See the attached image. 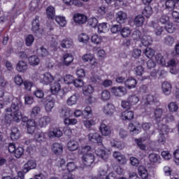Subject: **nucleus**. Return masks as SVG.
<instances>
[{
  "mask_svg": "<svg viewBox=\"0 0 179 179\" xmlns=\"http://www.w3.org/2000/svg\"><path fill=\"white\" fill-rule=\"evenodd\" d=\"M72 44H73L72 40H69L68 38L63 39L60 43L62 48H71V47H72Z\"/></svg>",
  "mask_w": 179,
  "mask_h": 179,
  "instance_id": "48",
  "label": "nucleus"
},
{
  "mask_svg": "<svg viewBox=\"0 0 179 179\" xmlns=\"http://www.w3.org/2000/svg\"><path fill=\"white\" fill-rule=\"evenodd\" d=\"M84 150H87V153H84L82 156V162L84 165V167H90L94 162H96V157L92 153L89 152L90 150H92V147L86 145L84 147Z\"/></svg>",
  "mask_w": 179,
  "mask_h": 179,
  "instance_id": "4",
  "label": "nucleus"
},
{
  "mask_svg": "<svg viewBox=\"0 0 179 179\" xmlns=\"http://www.w3.org/2000/svg\"><path fill=\"white\" fill-rule=\"evenodd\" d=\"M172 88L173 87L171 86V84L167 81L164 82L162 85L163 93H164L166 96L171 94Z\"/></svg>",
  "mask_w": 179,
  "mask_h": 179,
  "instance_id": "27",
  "label": "nucleus"
},
{
  "mask_svg": "<svg viewBox=\"0 0 179 179\" xmlns=\"http://www.w3.org/2000/svg\"><path fill=\"white\" fill-rule=\"evenodd\" d=\"M91 41L94 44H100L103 41V38L97 34H94L91 38Z\"/></svg>",
  "mask_w": 179,
  "mask_h": 179,
  "instance_id": "62",
  "label": "nucleus"
},
{
  "mask_svg": "<svg viewBox=\"0 0 179 179\" xmlns=\"http://www.w3.org/2000/svg\"><path fill=\"white\" fill-rule=\"evenodd\" d=\"M141 41L145 47H149V45H152V43H153V40L152 39V36L149 35H144L142 36Z\"/></svg>",
  "mask_w": 179,
  "mask_h": 179,
  "instance_id": "32",
  "label": "nucleus"
},
{
  "mask_svg": "<svg viewBox=\"0 0 179 179\" xmlns=\"http://www.w3.org/2000/svg\"><path fill=\"white\" fill-rule=\"evenodd\" d=\"M83 61H84V62H89L92 66L97 65V61L96 60L94 55L92 54L84 55L83 56Z\"/></svg>",
  "mask_w": 179,
  "mask_h": 179,
  "instance_id": "18",
  "label": "nucleus"
},
{
  "mask_svg": "<svg viewBox=\"0 0 179 179\" xmlns=\"http://www.w3.org/2000/svg\"><path fill=\"white\" fill-rule=\"evenodd\" d=\"M148 159L151 163H160V155L152 153L148 156Z\"/></svg>",
  "mask_w": 179,
  "mask_h": 179,
  "instance_id": "49",
  "label": "nucleus"
},
{
  "mask_svg": "<svg viewBox=\"0 0 179 179\" xmlns=\"http://www.w3.org/2000/svg\"><path fill=\"white\" fill-rule=\"evenodd\" d=\"M169 114H171V113H167L166 115H165V116L163 118H166V115H169ZM162 115H163V109L157 108L155 110L154 117L157 122H158V124H162V125H163V122H164V121H163V118L162 119Z\"/></svg>",
  "mask_w": 179,
  "mask_h": 179,
  "instance_id": "13",
  "label": "nucleus"
},
{
  "mask_svg": "<svg viewBox=\"0 0 179 179\" xmlns=\"http://www.w3.org/2000/svg\"><path fill=\"white\" fill-rule=\"evenodd\" d=\"M34 43V36L32 34H29L25 39V44L27 47H31Z\"/></svg>",
  "mask_w": 179,
  "mask_h": 179,
  "instance_id": "58",
  "label": "nucleus"
},
{
  "mask_svg": "<svg viewBox=\"0 0 179 179\" xmlns=\"http://www.w3.org/2000/svg\"><path fill=\"white\" fill-rule=\"evenodd\" d=\"M20 138V131L17 127H13L11 129L10 139L13 141H17Z\"/></svg>",
  "mask_w": 179,
  "mask_h": 179,
  "instance_id": "35",
  "label": "nucleus"
},
{
  "mask_svg": "<svg viewBox=\"0 0 179 179\" xmlns=\"http://www.w3.org/2000/svg\"><path fill=\"white\" fill-rule=\"evenodd\" d=\"M64 80L66 85H71L75 80L73 76L68 74L64 78L59 79L57 81H55L50 87V92L52 94H57L59 90H61V83Z\"/></svg>",
  "mask_w": 179,
  "mask_h": 179,
  "instance_id": "3",
  "label": "nucleus"
},
{
  "mask_svg": "<svg viewBox=\"0 0 179 179\" xmlns=\"http://www.w3.org/2000/svg\"><path fill=\"white\" fill-rule=\"evenodd\" d=\"M99 33H107L108 31V27H107V23L103 22L98 25Z\"/></svg>",
  "mask_w": 179,
  "mask_h": 179,
  "instance_id": "55",
  "label": "nucleus"
},
{
  "mask_svg": "<svg viewBox=\"0 0 179 179\" xmlns=\"http://www.w3.org/2000/svg\"><path fill=\"white\" fill-rule=\"evenodd\" d=\"M67 147L70 152H75L79 148V143L76 141H70L67 144Z\"/></svg>",
  "mask_w": 179,
  "mask_h": 179,
  "instance_id": "38",
  "label": "nucleus"
},
{
  "mask_svg": "<svg viewBox=\"0 0 179 179\" xmlns=\"http://www.w3.org/2000/svg\"><path fill=\"white\" fill-rule=\"evenodd\" d=\"M22 101L19 98H14L11 106L5 110L6 113L3 122L5 124H10L12 121L19 122L22 118V112H20V107H22Z\"/></svg>",
  "mask_w": 179,
  "mask_h": 179,
  "instance_id": "1",
  "label": "nucleus"
},
{
  "mask_svg": "<svg viewBox=\"0 0 179 179\" xmlns=\"http://www.w3.org/2000/svg\"><path fill=\"white\" fill-rule=\"evenodd\" d=\"M88 139L92 143H97L98 146H103V137L98 133H90Z\"/></svg>",
  "mask_w": 179,
  "mask_h": 179,
  "instance_id": "8",
  "label": "nucleus"
},
{
  "mask_svg": "<svg viewBox=\"0 0 179 179\" xmlns=\"http://www.w3.org/2000/svg\"><path fill=\"white\" fill-rule=\"evenodd\" d=\"M51 122L50 116H43L35 120L36 128H44Z\"/></svg>",
  "mask_w": 179,
  "mask_h": 179,
  "instance_id": "7",
  "label": "nucleus"
},
{
  "mask_svg": "<svg viewBox=\"0 0 179 179\" xmlns=\"http://www.w3.org/2000/svg\"><path fill=\"white\" fill-rule=\"evenodd\" d=\"M155 101V96L153 95H144L142 98L141 104L143 105L145 110H148L147 107L150 106V103Z\"/></svg>",
  "mask_w": 179,
  "mask_h": 179,
  "instance_id": "15",
  "label": "nucleus"
},
{
  "mask_svg": "<svg viewBox=\"0 0 179 179\" xmlns=\"http://www.w3.org/2000/svg\"><path fill=\"white\" fill-rule=\"evenodd\" d=\"M54 76L50 72H46L43 74V78L42 79V83L43 85H50L54 82Z\"/></svg>",
  "mask_w": 179,
  "mask_h": 179,
  "instance_id": "25",
  "label": "nucleus"
},
{
  "mask_svg": "<svg viewBox=\"0 0 179 179\" xmlns=\"http://www.w3.org/2000/svg\"><path fill=\"white\" fill-rule=\"evenodd\" d=\"M20 120H22V122L26 124L28 134H34V131H36V121H34L33 119L29 120L27 117L23 116H22Z\"/></svg>",
  "mask_w": 179,
  "mask_h": 179,
  "instance_id": "6",
  "label": "nucleus"
},
{
  "mask_svg": "<svg viewBox=\"0 0 179 179\" xmlns=\"http://www.w3.org/2000/svg\"><path fill=\"white\" fill-rule=\"evenodd\" d=\"M29 64L32 66H36L40 64V59L36 55L30 56L28 58Z\"/></svg>",
  "mask_w": 179,
  "mask_h": 179,
  "instance_id": "44",
  "label": "nucleus"
},
{
  "mask_svg": "<svg viewBox=\"0 0 179 179\" xmlns=\"http://www.w3.org/2000/svg\"><path fill=\"white\" fill-rule=\"evenodd\" d=\"M138 175L142 179H148L149 178V173L146 167L143 166H140L138 169Z\"/></svg>",
  "mask_w": 179,
  "mask_h": 179,
  "instance_id": "30",
  "label": "nucleus"
},
{
  "mask_svg": "<svg viewBox=\"0 0 179 179\" xmlns=\"http://www.w3.org/2000/svg\"><path fill=\"white\" fill-rule=\"evenodd\" d=\"M80 43H87L90 40V37L87 34L82 33L78 36Z\"/></svg>",
  "mask_w": 179,
  "mask_h": 179,
  "instance_id": "57",
  "label": "nucleus"
},
{
  "mask_svg": "<svg viewBox=\"0 0 179 179\" xmlns=\"http://www.w3.org/2000/svg\"><path fill=\"white\" fill-rule=\"evenodd\" d=\"M46 15L48 19L54 20V19H55V8L52 6L48 7L46 10Z\"/></svg>",
  "mask_w": 179,
  "mask_h": 179,
  "instance_id": "41",
  "label": "nucleus"
},
{
  "mask_svg": "<svg viewBox=\"0 0 179 179\" xmlns=\"http://www.w3.org/2000/svg\"><path fill=\"white\" fill-rule=\"evenodd\" d=\"M37 52L39 57H47L48 55V50L44 46H41L40 49H38Z\"/></svg>",
  "mask_w": 179,
  "mask_h": 179,
  "instance_id": "64",
  "label": "nucleus"
},
{
  "mask_svg": "<svg viewBox=\"0 0 179 179\" xmlns=\"http://www.w3.org/2000/svg\"><path fill=\"white\" fill-rule=\"evenodd\" d=\"M47 135L50 139L61 138V136H62V131L58 127L52 128L49 130Z\"/></svg>",
  "mask_w": 179,
  "mask_h": 179,
  "instance_id": "10",
  "label": "nucleus"
},
{
  "mask_svg": "<svg viewBox=\"0 0 179 179\" xmlns=\"http://www.w3.org/2000/svg\"><path fill=\"white\" fill-rule=\"evenodd\" d=\"M144 54L147 57V58L152 59V58L155 57V54H156V52L155 51V50L150 48H147L144 52Z\"/></svg>",
  "mask_w": 179,
  "mask_h": 179,
  "instance_id": "53",
  "label": "nucleus"
},
{
  "mask_svg": "<svg viewBox=\"0 0 179 179\" xmlns=\"http://www.w3.org/2000/svg\"><path fill=\"white\" fill-rule=\"evenodd\" d=\"M79 100V96L76 94L71 95L66 101L67 106H75Z\"/></svg>",
  "mask_w": 179,
  "mask_h": 179,
  "instance_id": "36",
  "label": "nucleus"
},
{
  "mask_svg": "<svg viewBox=\"0 0 179 179\" xmlns=\"http://www.w3.org/2000/svg\"><path fill=\"white\" fill-rule=\"evenodd\" d=\"M134 72L135 74L137 76H142L143 75H145V69L142 66H138L136 68H134Z\"/></svg>",
  "mask_w": 179,
  "mask_h": 179,
  "instance_id": "60",
  "label": "nucleus"
},
{
  "mask_svg": "<svg viewBox=\"0 0 179 179\" xmlns=\"http://www.w3.org/2000/svg\"><path fill=\"white\" fill-rule=\"evenodd\" d=\"M122 28V26L121 24H114L110 28V31L113 34H117L121 32V29Z\"/></svg>",
  "mask_w": 179,
  "mask_h": 179,
  "instance_id": "61",
  "label": "nucleus"
},
{
  "mask_svg": "<svg viewBox=\"0 0 179 179\" xmlns=\"http://www.w3.org/2000/svg\"><path fill=\"white\" fill-rule=\"evenodd\" d=\"M152 27L155 29V33L156 36H161L162 33H163V27L157 25V24H155V22H152Z\"/></svg>",
  "mask_w": 179,
  "mask_h": 179,
  "instance_id": "56",
  "label": "nucleus"
},
{
  "mask_svg": "<svg viewBox=\"0 0 179 179\" xmlns=\"http://www.w3.org/2000/svg\"><path fill=\"white\" fill-rule=\"evenodd\" d=\"M155 61H157V64H159L162 65V66H166V59H164V57L162 55V54L158 53L155 56Z\"/></svg>",
  "mask_w": 179,
  "mask_h": 179,
  "instance_id": "45",
  "label": "nucleus"
},
{
  "mask_svg": "<svg viewBox=\"0 0 179 179\" xmlns=\"http://www.w3.org/2000/svg\"><path fill=\"white\" fill-rule=\"evenodd\" d=\"M110 91L116 97H122L127 94V88L122 86L113 87Z\"/></svg>",
  "mask_w": 179,
  "mask_h": 179,
  "instance_id": "9",
  "label": "nucleus"
},
{
  "mask_svg": "<svg viewBox=\"0 0 179 179\" xmlns=\"http://www.w3.org/2000/svg\"><path fill=\"white\" fill-rule=\"evenodd\" d=\"M141 36H142V32H141V31L135 30L132 33L131 38H133V40L134 41H138L141 40Z\"/></svg>",
  "mask_w": 179,
  "mask_h": 179,
  "instance_id": "63",
  "label": "nucleus"
},
{
  "mask_svg": "<svg viewBox=\"0 0 179 179\" xmlns=\"http://www.w3.org/2000/svg\"><path fill=\"white\" fill-rule=\"evenodd\" d=\"M129 129L130 131V134L138 135V134L141 133V128L135 126L133 123H129Z\"/></svg>",
  "mask_w": 179,
  "mask_h": 179,
  "instance_id": "50",
  "label": "nucleus"
},
{
  "mask_svg": "<svg viewBox=\"0 0 179 179\" xmlns=\"http://www.w3.org/2000/svg\"><path fill=\"white\" fill-rule=\"evenodd\" d=\"M71 62H73V56L69 53L64 55L63 65H64V66H69Z\"/></svg>",
  "mask_w": 179,
  "mask_h": 179,
  "instance_id": "31",
  "label": "nucleus"
},
{
  "mask_svg": "<svg viewBox=\"0 0 179 179\" xmlns=\"http://www.w3.org/2000/svg\"><path fill=\"white\" fill-rule=\"evenodd\" d=\"M176 8V1L174 0H166L165 1V10L169 13L173 12Z\"/></svg>",
  "mask_w": 179,
  "mask_h": 179,
  "instance_id": "33",
  "label": "nucleus"
},
{
  "mask_svg": "<svg viewBox=\"0 0 179 179\" xmlns=\"http://www.w3.org/2000/svg\"><path fill=\"white\" fill-rule=\"evenodd\" d=\"M168 108L171 113H177L178 110V105L176 102H171L168 105Z\"/></svg>",
  "mask_w": 179,
  "mask_h": 179,
  "instance_id": "59",
  "label": "nucleus"
},
{
  "mask_svg": "<svg viewBox=\"0 0 179 179\" xmlns=\"http://www.w3.org/2000/svg\"><path fill=\"white\" fill-rule=\"evenodd\" d=\"M45 135L47 133L38 131L34 134V139L36 142H44L45 141Z\"/></svg>",
  "mask_w": 179,
  "mask_h": 179,
  "instance_id": "40",
  "label": "nucleus"
},
{
  "mask_svg": "<svg viewBox=\"0 0 179 179\" xmlns=\"http://www.w3.org/2000/svg\"><path fill=\"white\" fill-rule=\"evenodd\" d=\"M83 92L85 96H89V94H92L93 92H94V88L90 85H87L83 87Z\"/></svg>",
  "mask_w": 179,
  "mask_h": 179,
  "instance_id": "47",
  "label": "nucleus"
},
{
  "mask_svg": "<svg viewBox=\"0 0 179 179\" xmlns=\"http://www.w3.org/2000/svg\"><path fill=\"white\" fill-rule=\"evenodd\" d=\"M127 101L131 104V106H136L139 103V96L136 94H132L128 96Z\"/></svg>",
  "mask_w": 179,
  "mask_h": 179,
  "instance_id": "43",
  "label": "nucleus"
},
{
  "mask_svg": "<svg viewBox=\"0 0 179 179\" xmlns=\"http://www.w3.org/2000/svg\"><path fill=\"white\" fill-rule=\"evenodd\" d=\"M103 111L106 115H113L115 112V106L112 103H107L105 106H103Z\"/></svg>",
  "mask_w": 179,
  "mask_h": 179,
  "instance_id": "22",
  "label": "nucleus"
},
{
  "mask_svg": "<svg viewBox=\"0 0 179 179\" xmlns=\"http://www.w3.org/2000/svg\"><path fill=\"white\" fill-rule=\"evenodd\" d=\"M114 159L117 161V162L120 164V166H124V164H127V157H124V155L121 154V152L115 151L113 155Z\"/></svg>",
  "mask_w": 179,
  "mask_h": 179,
  "instance_id": "12",
  "label": "nucleus"
},
{
  "mask_svg": "<svg viewBox=\"0 0 179 179\" xmlns=\"http://www.w3.org/2000/svg\"><path fill=\"white\" fill-rule=\"evenodd\" d=\"M136 80L132 77L129 78L124 81V86L127 89H134V87H136Z\"/></svg>",
  "mask_w": 179,
  "mask_h": 179,
  "instance_id": "26",
  "label": "nucleus"
},
{
  "mask_svg": "<svg viewBox=\"0 0 179 179\" xmlns=\"http://www.w3.org/2000/svg\"><path fill=\"white\" fill-rule=\"evenodd\" d=\"M36 167H37V163H36L35 161L33 159L29 160L26 164H24L23 172L29 173L30 170H34Z\"/></svg>",
  "mask_w": 179,
  "mask_h": 179,
  "instance_id": "17",
  "label": "nucleus"
},
{
  "mask_svg": "<svg viewBox=\"0 0 179 179\" xmlns=\"http://www.w3.org/2000/svg\"><path fill=\"white\" fill-rule=\"evenodd\" d=\"M40 113H41V108L38 106H35L31 111L30 117L34 121H36L40 118Z\"/></svg>",
  "mask_w": 179,
  "mask_h": 179,
  "instance_id": "19",
  "label": "nucleus"
},
{
  "mask_svg": "<svg viewBox=\"0 0 179 179\" xmlns=\"http://www.w3.org/2000/svg\"><path fill=\"white\" fill-rule=\"evenodd\" d=\"M45 135L47 133L38 131L34 134V139L36 142H44L45 141Z\"/></svg>",
  "mask_w": 179,
  "mask_h": 179,
  "instance_id": "39",
  "label": "nucleus"
},
{
  "mask_svg": "<svg viewBox=\"0 0 179 179\" xmlns=\"http://www.w3.org/2000/svg\"><path fill=\"white\" fill-rule=\"evenodd\" d=\"M153 14V9L152 8V6H145L144 9L142 11V15L145 16V17H150Z\"/></svg>",
  "mask_w": 179,
  "mask_h": 179,
  "instance_id": "42",
  "label": "nucleus"
},
{
  "mask_svg": "<svg viewBox=\"0 0 179 179\" xmlns=\"http://www.w3.org/2000/svg\"><path fill=\"white\" fill-rule=\"evenodd\" d=\"M73 20L78 24H85L87 22V16L84 14L76 13L73 15Z\"/></svg>",
  "mask_w": 179,
  "mask_h": 179,
  "instance_id": "14",
  "label": "nucleus"
},
{
  "mask_svg": "<svg viewBox=\"0 0 179 179\" xmlns=\"http://www.w3.org/2000/svg\"><path fill=\"white\" fill-rule=\"evenodd\" d=\"M24 153V150L23 149V148L17 147L15 148L14 153H13V155H14L16 159H20L22 156H23Z\"/></svg>",
  "mask_w": 179,
  "mask_h": 179,
  "instance_id": "51",
  "label": "nucleus"
},
{
  "mask_svg": "<svg viewBox=\"0 0 179 179\" xmlns=\"http://www.w3.org/2000/svg\"><path fill=\"white\" fill-rule=\"evenodd\" d=\"M40 17L36 15L35 19L32 21L31 23V30L34 33H37L40 30Z\"/></svg>",
  "mask_w": 179,
  "mask_h": 179,
  "instance_id": "28",
  "label": "nucleus"
},
{
  "mask_svg": "<svg viewBox=\"0 0 179 179\" xmlns=\"http://www.w3.org/2000/svg\"><path fill=\"white\" fill-rule=\"evenodd\" d=\"M55 22L60 26L61 27H65L66 26V19L65 17L62 16H56L55 17Z\"/></svg>",
  "mask_w": 179,
  "mask_h": 179,
  "instance_id": "46",
  "label": "nucleus"
},
{
  "mask_svg": "<svg viewBox=\"0 0 179 179\" xmlns=\"http://www.w3.org/2000/svg\"><path fill=\"white\" fill-rule=\"evenodd\" d=\"M28 69L27 63L23 60H20L17 62L16 65V71L17 72H21L22 73H24Z\"/></svg>",
  "mask_w": 179,
  "mask_h": 179,
  "instance_id": "23",
  "label": "nucleus"
},
{
  "mask_svg": "<svg viewBox=\"0 0 179 179\" xmlns=\"http://www.w3.org/2000/svg\"><path fill=\"white\" fill-rule=\"evenodd\" d=\"M127 19H128V15L124 11H118L116 13V22H117L119 24H124V23L127 22Z\"/></svg>",
  "mask_w": 179,
  "mask_h": 179,
  "instance_id": "16",
  "label": "nucleus"
},
{
  "mask_svg": "<svg viewBox=\"0 0 179 179\" xmlns=\"http://www.w3.org/2000/svg\"><path fill=\"white\" fill-rule=\"evenodd\" d=\"M99 131L103 136H108V135L111 134V128L104 123L101 124Z\"/></svg>",
  "mask_w": 179,
  "mask_h": 179,
  "instance_id": "24",
  "label": "nucleus"
},
{
  "mask_svg": "<svg viewBox=\"0 0 179 179\" xmlns=\"http://www.w3.org/2000/svg\"><path fill=\"white\" fill-rule=\"evenodd\" d=\"M83 115L84 118L89 120V118H92L93 117V110L90 106H87L85 108L84 110L82 111L79 109H76L74 111V117L76 118H79V117Z\"/></svg>",
  "mask_w": 179,
  "mask_h": 179,
  "instance_id": "5",
  "label": "nucleus"
},
{
  "mask_svg": "<svg viewBox=\"0 0 179 179\" xmlns=\"http://www.w3.org/2000/svg\"><path fill=\"white\" fill-rule=\"evenodd\" d=\"M55 106V99L51 97V95L46 98V103L45 105V109L46 113H51Z\"/></svg>",
  "mask_w": 179,
  "mask_h": 179,
  "instance_id": "11",
  "label": "nucleus"
},
{
  "mask_svg": "<svg viewBox=\"0 0 179 179\" xmlns=\"http://www.w3.org/2000/svg\"><path fill=\"white\" fill-rule=\"evenodd\" d=\"M52 150L56 156H61L64 152V147L60 143H55L52 145Z\"/></svg>",
  "mask_w": 179,
  "mask_h": 179,
  "instance_id": "21",
  "label": "nucleus"
},
{
  "mask_svg": "<svg viewBox=\"0 0 179 179\" xmlns=\"http://www.w3.org/2000/svg\"><path fill=\"white\" fill-rule=\"evenodd\" d=\"M110 97H111V94L110 93V91L106 90L102 91L101 94V99L103 101H108V99H110Z\"/></svg>",
  "mask_w": 179,
  "mask_h": 179,
  "instance_id": "54",
  "label": "nucleus"
},
{
  "mask_svg": "<svg viewBox=\"0 0 179 179\" xmlns=\"http://www.w3.org/2000/svg\"><path fill=\"white\" fill-rule=\"evenodd\" d=\"M145 22V17L142 15H138L134 21V24L136 27H142L143 26V23Z\"/></svg>",
  "mask_w": 179,
  "mask_h": 179,
  "instance_id": "37",
  "label": "nucleus"
},
{
  "mask_svg": "<svg viewBox=\"0 0 179 179\" xmlns=\"http://www.w3.org/2000/svg\"><path fill=\"white\" fill-rule=\"evenodd\" d=\"M173 120L174 116H173V115L171 114L166 115V117L162 119V121H164V122L162 123V128L160 129L161 132L158 136V143H160L161 145H164V143H166V141H167V138H166V136L164 135H167V133L170 131L166 124H169V122H173Z\"/></svg>",
  "mask_w": 179,
  "mask_h": 179,
  "instance_id": "2",
  "label": "nucleus"
},
{
  "mask_svg": "<svg viewBox=\"0 0 179 179\" xmlns=\"http://www.w3.org/2000/svg\"><path fill=\"white\" fill-rule=\"evenodd\" d=\"M95 155L97 157H100V159L103 160H107V159H108V154L106 150L101 148L95 150Z\"/></svg>",
  "mask_w": 179,
  "mask_h": 179,
  "instance_id": "29",
  "label": "nucleus"
},
{
  "mask_svg": "<svg viewBox=\"0 0 179 179\" xmlns=\"http://www.w3.org/2000/svg\"><path fill=\"white\" fill-rule=\"evenodd\" d=\"M120 34L122 37H123L124 38H127V37H129V36H131V29H129V27H128L121 28Z\"/></svg>",
  "mask_w": 179,
  "mask_h": 179,
  "instance_id": "52",
  "label": "nucleus"
},
{
  "mask_svg": "<svg viewBox=\"0 0 179 179\" xmlns=\"http://www.w3.org/2000/svg\"><path fill=\"white\" fill-rule=\"evenodd\" d=\"M134 111L127 110L121 113V118L123 121H131L134 120Z\"/></svg>",
  "mask_w": 179,
  "mask_h": 179,
  "instance_id": "20",
  "label": "nucleus"
},
{
  "mask_svg": "<svg viewBox=\"0 0 179 179\" xmlns=\"http://www.w3.org/2000/svg\"><path fill=\"white\" fill-rule=\"evenodd\" d=\"M72 115V112L70 108H64L60 111V117L64 118V122H65L66 118H69Z\"/></svg>",
  "mask_w": 179,
  "mask_h": 179,
  "instance_id": "34",
  "label": "nucleus"
}]
</instances>
